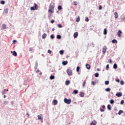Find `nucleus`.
Listing matches in <instances>:
<instances>
[{
	"mask_svg": "<svg viewBox=\"0 0 125 125\" xmlns=\"http://www.w3.org/2000/svg\"><path fill=\"white\" fill-rule=\"evenodd\" d=\"M100 110L101 112H103L104 111V109L103 108H100Z\"/></svg>",
	"mask_w": 125,
	"mask_h": 125,
	"instance_id": "nucleus-48",
	"label": "nucleus"
},
{
	"mask_svg": "<svg viewBox=\"0 0 125 125\" xmlns=\"http://www.w3.org/2000/svg\"><path fill=\"white\" fill-rule=\"evenodd\" d=\"M64 102L65 104H70L71 103V99H67V98H64Z\"/></svg>",
	"mask_w": 125,
	"mask_h": 125,
	"instance_id": "nucleus-3",
	"label": "nucleus"
},
{
	"mask_svg": "<svg viewBox=\"0 0 125 125\" xmlns=\"http://www.w3.org/2000/svg\"><path fill=\"white\" fill-rule=\"evenodd\" d=\"M123 112H124L123 110H119V111L118 112V114L121 115L122 113H123Z\"/></svg>",
	"mask_w": 125,
	"mask_h": 125,
	"instance_id": "nucleus-36",
	"label": "nucleus"
},
{
	"mask_svg": "<svg viewBox=\"0 0 125 125\" xmlns=\"http://www.w3.org/2000/svg\"><path fill=\"white\" fill-rule=\"evenodd\" d=\"M91 83L92 85H95V82H94V81H92V82H91Z\"/></svg>",
	"mask_w": 125,
	"mask_h": 125,
	"instance_id": "nucleus-46",
	"label": "nucleus"
},
{
	"mask_svg": "<svg viewBox=\"0 0 125 125\" xmlns=\"http://www.w3.org/2000/svg\"><path fill=\"white\" fill-rule=\"evenodd\" d=\"M57 38L58 39H61V38H62L61 35H58L57 36Z\"/></svg>",
	"mask_w": 125,
	"mask_h": 125,
	"instance_id": "nucleus-28",
	"label": "nucleus"
},
{
	"mask_svg": "<svg viewBox=\"0 0 125 125\" xmlns=\"http://www.w3.org/2000/svg\"><path fill=\"white\" fill-rule=\"evenodd\" d=\"M97 70L98 71H100V68H97Z\"/></svg>",
	"mask_w": 125,
	"mask_h": 125,
	"instance_id": "nucleus-58",
	"label": "nucleus"
},
{
	"mask_svg": "<svg viewBox=\"0 0 125 125\" xmlns=\"http://www.w3.org/2000/svg\"><path fill=\"white\" fill-rule=\"evenodd\" d=\"M50 8L51 9L52 11H54L55 7L54 6H53L52 5L50 4L49 5Z\"/></svg>",
	"mask_w": 125,
	"mask_h": 125,
	"instance_id": "nucleus-9",
	"label": "nucleus"
},
{
	"mask_svg": "<svg viewBox=\"0 0 125 125\" xmlns=\"http://www.w3.org/2000/svg\"><path fill=\"white\" fill-rule=\"evenodd\" d=\"M11 53H12V54H13V55L14 56H17V53H16V51H13V52L11 51Z\"/></svg>",
	"mask_w": 125,
	"mask_h": 125,
	"instance_id": "nucleus-12",
	"label": "nucleus"
},
{
	"mask_svg": "<svg viewBox=\"0 0 125 125\" xmlns=\"http://www.w3.org/2000/svg\"><path fill=\"white\" fill-rule=\"evenodd\" d=\"M62 64H63V65H66L67 64H68L67 61H65L64 62H62Z\"/></svg>",
	"mask_w": 125,
	"mask_h": 125,
	"instance_id": "nucleus-21",
	"label": "nucleus"
},
{
	"mask_svg": "<svg viewBox=\"0 0 125 125\" xmlns=\"http://www.w3.org/2000/svg\"><path fill=\"white\" fill-rule=\"evenodd\" d=\"M80 69V67H79V66L77 67L76 68V71H77V72H79V70Z\"/></svg>",
	"mask_w": 125,
	"mask_h": 125,
	"instance_id": "nucleus-38",
	"label": "nucleus"
},
{
	"mask_svg": "<svg viewBox=\"0 0 125 125\" xmlns=\"http://www.w3.org/2000/svg\"><path fill=\"white\" fill-rule=\"evenodd\" d=\"M85 21H89V19L88 17H85Z\"/></svg>",
	"mask_w": 125,
	"mask_h": 125,
	"instance_id": "nucleus-39",
	"label": "nucleus"
},
{
	"mask_svg": "<svg viewBox=\"0 0 125 125\" xmlns=\"http://www.w3.org/2000/svg\"><path fill=\"white\" fill-rule=\"evenodd\" d=\"M46 36H47L46 34H45V33L44 34H43V35H42V39H45L46 38Z\"/></svg>",
	"mask_w": 125,
	"mask_h": 125,
	"instance_id": "nucleus-13",
	"label": "nucleus"
},
{
	"mask_svg": "<svg viewBox=\"0 0 125 125\" xmlns=\"http://www.w3.org/2000/svg\"><path fill=\"white\" fill-rule=\"evenodd\" d=\"M5 93H5V92H3V91H2V95L5 94Z\"/></svg>",
	"mask_w": 125,
	"mask_h": 125,
	"instance_id": "nucleus-60",
	"label": "nucleus"
},
{
	"mask_svg": "<svg viewBox=\"0 0 125 125\" xmlns=\"http://www.w3.org/2000/svg\"><path fill=\"white\" fill-rule=\"evenodd\" d=\"M53 103L54 105H56L58 104V101L57 100H53Z\"/></svg>",
	"mask_w": 125,
	"mask_h": 125,
	"instance_id": "nucleus-20",
	"label": "nucleus"
},
{
	"mask_svg": "<svg viewBox=\"0 0 125 125\" xmlns=\"http://www.w3.org/2000/svg\"><path fill=\"white\" fill-rule=\"evenodd\" d=\"M73 94L76 95V94H78V90L77 89H74V90L73 92Z\"/></svg>",
	"mask_w": 125,
	"mask_h": 125,
	"instance_id": "nucleus-17",
	"label": "nucleus"
},
{
	"mask_svg": "<svg viewBox=\"0 0 125 125\" xmlns=\"http://www.w3.org/2000/svg\"><path fill=\"white\" fill-rule=\"evenodd\" d=\"M65 83L66 85H69V84H70V81H69V80H68V81H65Z\"/></svg>",
	"mask_w": 125,
	"mask_h": 125,
	"instance_id": "nucleus-18",
	"label": "nucleus"
},
{
	"mask_svg": "<svg viewBox=\"0 0 125 125\" xmlns=\"http://www.w3.org/2000/svg\"><path fill=\"white\" fill-rule=\"evenodd\" d=\"M80 96L81 97H83V96H84V93H83V92H81V93L80 94Z\"/></svg>",
	"mask_w": 125,
	"mask_h": 125,
	"instance_id": "nucleus-16",
	"label": "nucleus"
},
{
	"mask_svg": "<svg viewBox=\"0 0 125 125\" xmlns=\"http://www.w3.org/2000/svg\"><path fill=\"white\" fill-rule=\"evenodd\" d=\"M50 79H51V80H53V79H55V76L52 75L50 76Z\"/></svg>",
	"mask_w": 125,
	"mask_h": 125,
	"instance_id": "nucleus-26",
	"label": "nucleus"
},
{
	"mask_svg": "<svg viewBox=\"0 0 125 125\" xmlns=\"http://www.w3.org/2000/svg\"><path fill=\"white\" fill-rule=\"evenodd\" d=\"M40 75L41 76H42V72H40Z\"/></svg>",
	"mask_w": 125,
	"mask_h": 125,
	"instance_id": "nucleus-62",
	"label": "nucleus"
},
{
	"mask_svg": "<svg viewBox=\"0 0 125 125\" xmlns=\"http://www.w3.org/2000/svg\"><path fill=\"white\" fill-rule=\"evenodd\" d=\"M80 21V16H78L76 20V21L79 22Z\"/></svg>",
	"mask_w": 125,
	"mask_h": 125,
	"instance_id": "nucleus-23",
	"label": "nucleus"
},
{
	"mask_svg": "<svg viewBox=\"0 0 125 125\" xmlns=\"http://www.w3.org/2000/svg\"><path fill=\"white\" fill-rule=\"evenodd\" d=\"M107 29L106 28H104V35H107Z\"/></svg>",
	"mask_w": 125,
	"mask_h": 125,
	"instance_id": "nucleus-19",
	"label": "nucleus"
},
{
	"mask_svg": "<svg viewBox=\"0 0 125 125\" xmlns=\"http://www.w3.org/2000/svg\"><path fill=\"white\" fill-rule=\"evenodd\" d=\"M122 21H125V16H124V17H123V18L122 19Z\"/></svg>",
	"mask_w": 125,
	"mask_h": 125,
	"instance_id": "nucleus-54",
	"label": "nucleus"
},
{
	"mask_svg": "<svg viewBox=\"0 0 125 125\" xmlns=\"http://www.w3.org/2000/svg\"><path fill=\"white\" fill-rule=\"evenodd\" d=\"M16 40H13V43H15V42H16Z\"/></svg>",
	"mask_w": 125,
	"mask_h": 125,
	"instance_id": "nucleus-57",
	"label": "nucleus"
},
{
	"mask_svg": "<svg viewBox=\"0 0 125 125\" xmlns=\"http://www.w3.org/2000/svg\"><path fill=\"white\" fill-rule=\"evenodd\" d=\"M85 66H86V68H87V69H90L91 66L90 65H89V64L86 63Z\"/></svg>",
	"mask_w": 125,
	"mask_h": 125,
	"instance_id": "nucleus-11",
	"label": "nucleus"
},
{
	"mask_svg": "<svg viewBox=\"0 0 125 125\" xmlns=\"http://www.w3.org/2000/svg\"><path fill=\"white\" fill-rule=\"evenodd\" d=\"M2 28L3 29H6V25L5 24H3L2 26Z\"/></svg>",
	"mask_w": 125,
	"mask_h": 125,
	"instance_id": "nucleus-24",
	"label": "nucleus"
},
{
	"mask_svg": "<svg viewBox=\"0 0 125 125\" xmlns=\"http://www.w3.org/2000/svg\"><path fill=\"white\" fill-rule=\"evenodd\" d=\"M102 8H103L102 6L100 5V6H99V9L101 10V9H102Z\"/></svg>",
	"mask_w": 125,
	"mask_h": 125,
	"instance_id": "nucleus-50",
	"label": "nucleus"
},
{
	"mask_svg": "<svg viewBox=\"0 0 125 125\" xmlns=\"http://www.w3.org/2000/svg\"><path fill=\"white\" fill-rule=\"evenodd\" d=\"M48 12H49V13H51V14H52V13H53V12H54V11H52V10L51 9L50 6L49 7Z\"/></svg>",
	"mask_w": 125,
	"mask_h": 125,
	"instance_id": "nucleus-22",
	"label": "nucleus"
},
{
	"mask_svg": "<svg viewBox=\"0 0 125 125\" xmlns=\"http://www.w3.org/2000/svg\"><path fill=\"white\" fill-rule=\"evenodd\" d=\"M37 72H40V70L39 69H38Z\"/></svg>",
	"mask_w": 125,
	"mask_h": 125,
	"instance_id": "nucleus-63",
	"label": "nucleus"
},
{
	"mask_svg": "<svg viewBox=\"0 0 125 125\" xmlns=\"http://www.w3.org/2000/svg\"><path fill=\"white\" fill-rule=\"evenodd\" d=\"M38 120L42 121V123H43V117H42V115H39L38 116Z\"/></svg>",
	"mask_w": 125,
	"mask_h": 125,
	"instance_id": "nucleus-5",
	"label": "nucleus"
},
{
	"mask_svg": "<svg viewBox=\"0 0 125 125\" xmlns=\"http://www.w3.org/2000/svg\"><path fill=\"white\" fill-rule=\"evenodd\" d=\"M63 53H64L63 50H60V53L61 54V55H63Z\"/></svg>",
	"mask_w": 125,
	"mask_h": 125,
	"instance_id": "nucleus-41",
	"label": "nucleus"
},
{
	"mask_svg": "<svg viewBox=\"0 0 125 125\" xmlns=\"http://www.w3.org/2000/svg\"><path fill=\"white\" fill-rule=\"evenodd\" d=\"M97 124V122L96 120H93L91 123H90V125H96Z\"/></svg>",
	"mask_w": 125,
	"mask_h": 125,
	"instance_id": "nucleus-6",
	"label": "nucleus"
},
{
	"mask_svg": "<svg viewBox=\"0 0 125 125\" xmlns=\"http://www.w3.org/2000/svg\"><path fill=\"white\" fill-rule=\"evenodd\" d=\"M58 28H62V24H58Z\"/></svg>",
	"mask_w": 125,
	"mask_h": 125,
	"instance_id": "nucleus-40",
	"label": "nucleus"
},
{
	"mask_svg": "<svg viewBox=\"0 0 125 125\" xmlns=\"http://www.w3.org/2000/svg\"><path fill=\"white\" fill-rule=\"evenodd\" d=\"M112 43H117L118 41H117V40H116V39H113L112 41Z\"/></svg>",
	"mask_w": 125,
	"mask_h": 125,
	"instance_id": "nucleus-14",
	"label": "nucleus"
},
{
	"mask_svg": "<svg viewBox=\"0 0 125 125\" xmlns=\"http://www.w3.org/2000/svg\"><path fill=\"white\" fill-rule=\"evenodd\" d=\"M125 101L124 100H122L121 102V104H124Z\"/></svg>",
	"mask_w": 125,
	"mask_h": 125,
	"instance_id": "nucleus-43",
	"label": "nucleus"
},
{
	"mask_svg": "<svg viewBox=\"0 0 125 125\" xmlns=\"http://www.w3.org/2000/svg\"><path fill=\"white\" fill-rule=\"evenodd\" d=\"M109 83V81H105V84L108 85Z\"/></svg>",
	"mask_w": 125,
	"mask_h": 125,
	"instance_id": "nucleus-34",
	"label": "nucleus"
},
{
	"mask_svg": "<svg viewBox=\"0 0 125 125\" xmlns=\"http://www.w3.org/2000/svg\"><path fill=\"white\" fill-rule=\"evenodd\" d=\"M29 51H32V49L31 48L29 49Z\"/></svg>",
	"mask_w": 125,
	"mask_h": 125,
	"instance_id": "nucleus-64",
	"label": "nucleus"
},
{
	"mask_svg": "<svg viewBox=\"0 0 125 125\" xmlns=\"http://www.w3.org/2000/svg\"><path fill=\"white\" fill-rule=\"evenodd\" d=\"M6 95H4V96H3V98H4V99H5V98H6Z\"/></svg>",
	"mask_w": 125,
	"mask_h": 125,
	"instance_id": "nucleus-59",
	"label": "nucleus"
},
{
	"mask_svg": "<svg viewBox=\"0 0 125 125\" xmlns=\"http://www.w3.org/2000/svg\"><path fill=\"white\" fill-rule=\"evenodd\" d=\"M95 77H99V73H96L95 74Z\"/></svg>",
	"mask_w": 125,
	"mask_h": 125,
	"instance_id": "nucleus-35",
	"label": "nucleus"
},
{
	"mask_svg": "<svg viewBox=\"0 0 125 125\" xmlns=\"http://www.w3.org/2000/svg\"><path fill=\"white\" fill-rule=\"evenodd\" d=\"M109 64H107L106 66V69H108V68H109Z\"/></svg>",
	"mask_w": 125,
	"mask_h": 125,
	"instance_id": "nucleus-44",
	"label": "nucleus"
},
{
	"mask_svg": "<svg viewBox=\"0 0 125 125\" xmlns=\"http://www.w3.org/2000/svg\"><path fill=\"white\" fill-rule=\"evenodd\" d=\"M107 109L111 110V107L110 104H108L107 105Z\"/></svg>",
	"mask_w": 125,
	"mask_h": 125,
	"instance_id": "nucleus-31",
	"label": "nucleus"
},
{
	"mask_svg": "<svg viewBox=\"0 0 125 125\" xmlns=\"http://www.w3.org/2000/svg\"><path fill=\"white\" fill-rule=\"evenodd\" d=\"M5 13H8V8H6V9L5 10V11H4Z\"/></svg>",
	"mask_w": 125,
	"mask_h": 125,
	"instance_id": "nucleus-47",
	"label": "nucleus"
},
{
	"mask_svg": "<svg viewBox=\"0 0 125 125\" xmlns=\"http://www.w3.org/2000/svg\"><path fill=\"white\" fill-rule=\"evenodd\" d=\"M108 61H109V63H111V62H112V60L111 59L108 60Z\"/></svg>",
	"mask_w": 125,
	"mask_h": 125,
	"instance_id": "nucleus-53",
	"label": "nucleus"
},
{
	"mask_svg": "<svg viewBox=\"0 0 125 125\" xmlns=\"http://www.w3.org/2000/svg\"><path fill=\"white\" fill-rule=\"evenodd\" d=\"M5 1L4 0H2L0 1V4L3 5V4H5Z\"/></svg>",
	"mask_w": 125,
	"mask_h": 125,
	"instance_id": "nucleus-29",
	"label": "nucleus"
},
{
	"mask_svg": "<svg viewBox=\"0 0 125 125\" xmlns=\"http://www.w3.org/2000/svg\"><path fill=\"white\" fill-rule=\"evenodd\" d=\"M4 104L5 105L8 104V102H7V101H4Z\"/></svg>",
	"mask_w": 125,
	"mask_h": 125,
	"instance_id": "nucleus-52",
	"label": "nucleus"
},
{
	"mask_svg": "<svg viewBox=\"0 0 125 125\" xmlns=\"http://www.w3.org/2000/svg\"><path fill=\"white\" fill-rule=\"evenodd\" d=\"M74 5H75L76 6H77V5H78V2H77V1H74Z\"/></svg>",
	"mask_w": 125,
	"mask_h": 125,
	"instance_id": "nucleus-45",
	"label": "nucleus"
},
{
	"mask_svg": "<svg viewBox=\"0 0 125 125\" xmlns=\"http://www.w3.org/2000/svg\"><path fill=\"white\" fill-rule=\"evenodd\" d=\"M102 108H103V109H105V106L104 105H103Z\"/></svg>",
	"mask_w": 125,
	"mask_h": 125,
	"instance_id": "nucleus-55",
	"label": "nucleus"
},
{
	"mask_svg": "<svg viewBox=\"0 0 125 125\" xmlns=\"http://www.w3.org/2000/svg\"><path fill=\"white\" fill-rule=\"evenodd\" d=\"M86 80H84L83 83V87H85V84H86Z\"/></svg>",
	"mask_w": 125,
	"mask_h": 125,
	"instance_id": "nucleus-32",
	"label": "nucleus"
},
{
	"mask_svg": "<svg viewBox=\"0 0 125 125\" xmlns=\"http://www.w3.org/2000/svg\"><path fill=\"white\" fill-rule=\"evenodd\" d=\"M116 82H117L118 83H119L120 82V80L119 79H116Z\"/></svg>",
	"mask_w": 125,
	"mask_h": 125,
	"instance_id": "nucleus-56",
	"label": "nucleus"
},
{
	"mask_svg": "<svg viewBox=\"0 0 125 125\" xmlns=\"http://www.w3.org/2000/svg\"><path fill=\"white\" fill-rule=\"evenodd\" d=\"M54 30H55V27H53V28H52V31H54Z\"/></svg>",
	"mask_w": 125,
	"mask_h": 125,
	"instance_id": "nucleus-61",
	"label": "nucleus"
},
{
	"mask_svg": "<svg viewBox=\"0 0 125 125\" xmlns=\"http://www.w3.org/2000/svg\"><path fill=\"white\" fill-rule=\"evenodd\" d=\"M122 95H123V94H122V93L121 92H119L118 93H117L116 94V96H118V97H120Z\"/></svg>",
	"mask_w": 125,
	"mask_h": 125,
	"instance_id": "nucleus-7",
	"label": "nucleus"
},
{
	"mask_svg": "<svg viewBox=\"0 0 125 125\" xmlns=\"http://www.w3.org/2000/svg\"><path fill=\"white\" fill-rule=\"evenodd\" d=\"M105 90L106 92H109V91H110L111 88H105Z\"/></svg>",
	"mask_w": 125,
	"mask_h": 125,
	"instance_id": "nucleus-25",
	"label": "nucleus"
},
{
	"mask_svg": "<svg viewBox=\"0 0 125 125\" xmlns=\"http://www.w3.org/2000/svg\"><path fill=\"white\" fill-rule=\"evenodd\" d=\"M66 72L68 76H72L73 75V71L71 69H70L69 68H67L66 70Z\"/></svg>",
	"mask_w": 125,
	"mask_h": 125,
	"instance_id": "nucleus-2",
	"label": "nucleus"
},
{
	"mask_svg": "<svg viewBox=\"0 0 125 125\" xmlns=\"http://www.w3.org/2000/svg\"><path fill=\"white\" fill-rule=\"evenodd\" d=\"M122 31L121 30H119V31L117 32L118 36L120 37L121 36Z\"/></svg>",
	"mask_w": 125,
	"mask_h": 125,
	"instance_id": "nucleus-15",
	"label": "nucleus"
},
{
	"mask_svg": "<svg viewBox=\"0 0 125 125\" xmlns=\"http://www.w3.org/2000/svg\"><path fill=\"white\" fill-rule=\"evenodd\" d=\"M110 103L111 104H113L114 103V101L113 99H111L110 100Z\"/></svg>",
	"mask_w": 125,
	"mask_h": 125,
	"instance_id": "nucleus-27",
	"label": "nucleus"
},
{
	"mask_svg": "<svg viewBox=\"0 0 125 125\" xmlns=\"http://www.w3.org/2000/svg\"><path fill=\"white\" fill-rule=\"evenodd\" d=\"M120 83H121V84H122V85L124 84V81H121L120 82Z\"/></svg>",
	"mask_w": 125,
	"mask_h": 125,
	"instance_id": "nucleus-42",
	"label": "nucleus"
},
{
	"mask_svg": "<svg viewBox=\"0 0 125 125\" xmlns=\"http://www.w3.org/2000/svg\"><path fill=\"white\" fill-rule=\"evenodd\" d=\"M48 53H49V54H51V53H52L51 50H50V49H48Z\"/></svg>",
	"mask_w": 125,
	"mask_h": 125,
	"instance_id": "nucleus-49",
	"label": "nucleus"
},
{
	"mask_svg": "<svg viewBox=\"0 0 125 125\" xmlns=\"http://www.w3.org/2000/svg\"><path fill=\"white\" fill-rule=\"evenodd\" d=\"M114 16H115V18L116 19L119 18V15L118 14V12L116 11L114 13Z\"/></svg>",
	"mask_w": 125,
	"mask_h": 125,
	"instance_id": "nucleus-8",
	"label": "nucleus"
},
{
	"mask_svg": "<svg viewBox=\"0 0 125 125\" xmlns=\"http://www.w3.org/2000/svg\"><path fill=\"white\" fill-rule=\"evenodd\" d=\"M50 38H51V39H54V38H55L54 35H50Z\"/></svg>",
	"mask_w": 125,
	"mask_h": 125,
	"instance_id": "nucleus-33",
	"label": "nucleus"
},
{
	"mask_svg": "<svg viewBox=\"0 0 125 125\" xmlns=\"http://www.w3.org/2000/svg\"><path fill=\"white\" fill-rule=\"evenodd\" d=\"M54 22H55L54 20H52V21H51V23H54Z\"/></svg>",
	"mask_w": 125,
	"mask_h": 125,
	"instance_id": "nucleus-51",
	"label": "nucleus"
},
{
	"mask_svg": "<svg viewBox=\"0 0 125 125\" xmlns=\"http://www.w3.org/2000/svg\"><path fill=\"white\" fill-rule=\"evenodd\" d=\"M113 68H118V66L117 65L116 63H114V65H113Z\"/></svg>",
	"mask_w": 125,
	"mask_h": 125,
	"instance_id": "nucleus-30",
	"label": "nucleus"
},
{
	"mask_svg": "<svg viewBox=\"0 0 125 125\" xmlns=\"http://www.w3.org/2000/svg\"><path fill=\"white\" fill-rule=\"evenodd\" d=\"M106 50H107L106 46H104V47H103V54H105V53L106 52Z\"/></svg>",
	"mask_w": 125,
	"mask_h": 125,
	"instance_id": "nucleus-4",
	"label": "nucleus"
},
{
	"mask_svg": "<svg viewBox=\"0 0 125 125\" xmlns=\"http://www.w3.org/2000/svg\"><path fill=\"white\" fill-rule=\"evenodd\" d=\"M38 8V5L36 3H34L33 6L32 7V10H37Z\"/></svg>",
	"mask_w": 125,
	"mask_h": 125,
	"instance_id": "nucleus-1",
	"label": "nucleus"
},
{
	"mask_svg": "<svg viewBox=\"0 0 125 125\" xmlns=\"http://www.w3.org/2000/svg\"><path fill=\"white\" fill-rule=\"evenodd\" d=\"M58 9L59 10H61V9H62V6H60V5L58 6Z\"/></svg>",
	"mask_w": 125,
	"mask_h": 125,
	"instance_id": "nucleus-37",
	"label": "nucleus"
},
{
	"mask_svg": "<svg viewBox=\"0 0 125 125\" xmlns=\"http://www.w3.org/2000/svg\"><path fill=\"white\" fill-rule=\"evenodd\" d=\"M78 36V32H75L74 34V38H77Z\"/></svg>",
	"mask_w": 125,
	"mask_h": 125,
	"instance_id": "nucleus-10",
	"label": "nucleus"
}]
</instances>
